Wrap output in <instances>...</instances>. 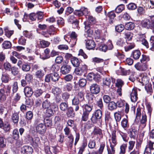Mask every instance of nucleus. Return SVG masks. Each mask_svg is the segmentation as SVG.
Here are the masks:
<instances>
[{
  "label": "nucleus",
  "instance_id": "obj_59",
  "mask_svg": "<svg viewBox=\"0 0 154 154\" xmlns=\"http://www.w3.org/2000/svg\"><path fill=\"white\" fill-rule=\"evenodd\" d=\"M146 115L145 114H143L140 122L143 125V127H145L146 126Z\"/></svg>",
  "mask_w": 154,
  "mask_h": 154
},
{
  "label": "nucleus",
  "instance_id": "obj_49",
  "mask_svg": "<svg viewBox=\"0 0 154 154\" xmlns=\"http://www.w3.org/2000/svg\"><path fill=\"white\" fill-rule=\"evenodd\" d=\"M125 103V102L124 100L120 99L116 103L117 106L119 108L122 107L124 106Z\"/></svg>",
  "mask_w": 154,
  "mask_h": 154
},
{
  "label": "nucleus",
  "instance_id": "obj_7",
  "mask_svg": "<svg viewBox=\"0 0 154 154\" xmlns=\"http://www.w3.org/2000/svg\"><path fill=\"white\" fill-rule=\"evenodd\" d=\"M21 152L23 154H31L33 152V149L30 146H25L21 148Z\"/></svg>",
  "mask_w": 154,
  "mask_h": 154
},
{
  "label": "nucleus",
  "instance_id": "obj_9",
  "mask_svg": "<svg viewBox=\"0 0 154 154\" xmlns=\"http://www.w3.org/2000/svg\"><path fill=\"white\" fill-rule=\"evenodd\" d=\"M71 69V67L70 65L67 64H64L61 67V72L63 74H66L70 72Z\"/></svg>",
  "mask_w": 154,
  "mask_h": 154
},
{
  "label": "nucleus",
  "instance_id": "obj_33",
  "mask_svg": "<svg viewBox=\"0 0 154 154\" xmlns=\"http://www.w3.org/2000/svg\"><path fill=\"white\" fill-rule=\"evenodd\" d=\"M60 109L63 111H65L68 108L67 103L62 102L60 105Z\"/></svg>",
  "mask_w": 154,
  "mask_h": 154
},
{
  "label": "nucleus",
  "instance_id": "obj_12",
  "mask_svg": "<svg viewBox=\"0 0 154 154\" xmlns=\"http://www.w3.org/2000/svg\"><path fill=\"white\" fill-rule=\"evenodd\" d=\"M126 118H123L121 122V125L123 128L126 130L129 126L128 117L127 115H125Z\"/></svg>",
  "mask_w": 154,
  "mask_h": 154
},
{
  "label": "nucleus",
  "instance_id": "obj_4",
  "mask_svg": "<svg viewBox=\"0 0 154 154\" xmlns=\"http://www.w3.org/2000/svg\"><path fill=\"white\" fill-rule=\"evenodd\" d=\"M35 129L36 132L41 134H44L46 131V126L42 123L38 124L35 127Z\"/></svg>",
  "mask_w": 154,
  "mask_h": 154
},
{
  "label": "nucleus",
  "instance_id": "obj_28",
  "mask_svg": "<svg viewBox=\"0 0 154 154\" xmlns=\"http://www.w3.org/2000/svg\"><path fill=\"white\" fill-rule=\"evenodd\" d=\"M51 79L53 81L55 82L59 80L60 77L58 72H53L51 73Z\"/></svg>",
  "mask_w": 154,
  "mask_h": 154
},
{
  "label": "nucleus",
  "instance_id": "obj_15",
  "mask_svg": "<svg viewBox=\"0 0 154 154\" xmlns=\"http://www.w3.org/2000/svg\"><path fill=\"white\" fill-rule=\"evenodd\" d=\"M138 98L137 92L136 90L133 89L131 93V99L132 102H136Z\"/></svg>",
  "mask_w": 154,
  "mask_h": 154
},
{
  "label": "nucleus",
  "instance_id": "obj_40",
  "mask_svg": "<svg viewBox=\"0 0 154 154\" xmlns=\"http://www.w3.org/2000/svg\"><path fill=\"white\" fill-rule=\"evenodd\" d=\"M52 92L53 93L56 95L60 94L61 92V90L58 87H54L52 90Z\"/></svg>",
  "mask_w": 154,
  "mask_h": 154
},
{
  "label": "nucleus",
  "instance_id": "obj_3",
  "mask_svg": "<svg viewBox=\"0 0 154 154\" xmlns=\"http://www.w3.org/2000/svg\"><path fill=\"white\" fill-rule=\"evenodd\" d=\"M102 116V111L100 109H97L96 111L94 116L91 118V120L93 123H97L98 121H100Z\"/></svg>",
  "mask_w": 154,
  "mask_h": 154
},
{
  "label": "nucleus",
  "instance_id": "obj_62",
  "mask_svg": "<svg viewBox=\"0 0 154 154\" xmlns=\"http://www.w3.org/2000/svg\"><path fill=\"white\" fill-rule=\"evenodd\" d=\"M108 17L110 19V22L111 23L112 22V20L116 17V15L113 12L110 11L108 13Z\"/></svg>",
  "mask_w": 154,
  "mask_h": 154
},
{
  "label": "nucleus",
  "instance_id": "obj_47",
  "mask_svg": "<svg viewBox=\"0 0 154 154\" xmlns=\"http://www.w3.org/2000/svg\"><path fill=\"white\" fill-rule=\"evenodd\" d=\"M67 109L68 111L66 114L68 117H73L74 115V113L73 112L72 108L69 107Z\"/></svg>",
  "mask_w": 154,
  "mask_h": 154
},
{
  "label": "nucleus",
  "instance_id": "obj_17",
  "mask_svg": "<svg viewBox=\"0 0 154 154\" xmlns=\"http://www.w3.org/2000/svg\"><path fill=\"white\" fill-rule=\"evenodd\" d=\"M11 119L14 124H17L19 119L18 113L15 112H14L12 114Z\"/></svg>",
  "mask_w": 154,
  "mask_h": 154
},
{
  "label": "nucleus",
  "instance_id": "obj_1",
  "mask_svg": "<svg viewBox=\"0 0 154 154\" xmlns=\"http://www.w3.org/2000/svg\"><path fill=\"white\" fill-rule=\"evenodd\" d=\"M116 132V130L112 131L111 137V142H110V148H108L107 149L108 154H115V147L117 143Z\"/></svg>",
  "mask_w": 154,
  "mask_h": 154
},
{
  "label": "nucleus",
  "instance_id": "obj_20",
  "mask_svg": "<svg viewBox=\"0 0 154 154\" xmlns=\"http://www.w3.org/2000/svg\"><path fill=\"white\" fill-rule=\"evenodd\" d=\"M129 137L131 138H133L135 139L137 135V131L135 129L131 128L129 129Z\"/></svg>",
  "mask_w": 154,
  "mask_h": 154
},
{
  "label": "nucleus",
  "instance_id": "obj_13",
  "mask_svg": "<svg viewBox=\"0 0 154 154\" xmlns=\"http://www.w3.org/2000/svg\"><path fill=\"white\" fill-rule=\"evenodd\" d=\"M140 79H139L140 82L143 85H146L149 82V78L147 76L146 74L144 73L142 74L140 76Z\"/></svg>",
  "mask_w": 154,
  "mask_h": 154
},
{
  "label": "nucleus",
  "instance_id": "obj_55",
  "mask_svg": "<svg viewBox=\"0 0 154 154\" xmlns=\"http://www.w3.org/2000/svg\"><path fill=\"white\" fill-rule=\"evenodd\" d=\"M12 91L13 93L16 92L18 89V83L17 82H15L12 85Z\"/></svg>",
  "mask_w": 154,
  "mask_h": 154
},
{
  "label": "nucleus",
  "instance_id": "obj_36",
  "mask_svg": "<svg viewBox=\"0 0 154 154\" xmlns=\"http://www.w3.org/2000/svg\"><path fill=\"white\" fill-rule=\"evenodd\" d=\"M45 125L47 127H50L52 125V122L51 120L48 118H46L44 120Z\"/></svg>",
  "mask_w": 154,
  "mask_h": 154
},
{
  "label": "nucleus",
  "instance_id": "obj_30",
  "mask_svg": "<svg viewBox=\"0 0 154 154\" xmlns=\"http://www.w3.org/2000/svg\"><path fill=\"white\" fill-rule=\"evenodd\" d=\"M127 147V144L123 143L120 146V151L119 154H125Z\"/></svg>",
  "mask_w": 154,
  "mask_h": 154
},
{
  "label": "nucleus",
  "instance_id": "obj_35",
  "mask_svg": "<svg viewBox=\"0 0 154 154\" xmlns=\"http://www.w3.org/2000/svg\"><path fill=\"white\" fill-rule=\"evenodd\" d=\"M50 44V43L48 41L44 40L41 41L39 43L40 47L42 48H45L49 46Z\"/></svg>",
  "mask_w": 154,
  "mask_h": 154
},
{
  "label": "nucleus",
  "instance_id": "obj_56",
  "mask_svg": "<svg viewBox=\"0 0 154 154\" xmlns=\"http://www.w3.org/2000/svg\"><path fill=\"white\" fill-rule=\"evenodd\" d=\"M77 96L80 100H82L84 99V93L83 91H79L78 94L75 95Z\"/></svg>",
  "mask_w": 154,
  "mask_h": 154
},
{
  "label": "nucleus",
  "instance_id": "obj_63",
  "mask_svg": "<svg viewBox=\"0 0 154 154\" xmlns=\"http://www.w3.org/2000/svg\"><path fill=\"white\" fill-rule=\"evenodd\" d=\"M96 105L100 107V109H102L103 107V103L102 100L101 98H97L96 102Z\"/></svg>",
  "mask_w": 154,
  "mask_h": 154
},
{
  "label": "nucleus",
  "instance_id": "obj_45",
  "mask_svg": "<svg viewBox=\"0 0 154 154\" xmlns=\"http://www.w3.org/2000/svg\"><path fill=\"white\" fill-rule=\"evenodd\" d=\"M44 73L42 70H41L37 71L35 73V75L36 77L38 78H41L44 75Z\"/></svg>",
  "mask_w": 154,
  "mask_h": 154
},
{
  "label": "nucleus",
  "instance_id": "obj_34",
  "mask_svg": "<svg viewBox=\"0 0 154 154\" xmlns=\"http://www.w3.org/2000/svg\"><path fill=\"white\" fill-rule=\"evenodd\" d=\"M10 71H11V74L14 76L18 75L19 72L18 68L15 66L12 67Z\"/></svg>",
  "mask_w": 154,
  "mask_h": 154
},
{
  "label": "nucleus",
  "instance_id": "obj_38",
  "mask_svg": "<svg viewBox=\"0 0 154 154\" xmlns=\"http://www.w3.org/2000/svg\"><path fill=\"white\" fill-rule=\"evenodd\" d=\"M4 30L5 32V35L8 37V38L10 37L13 34L14 32V31L13 30H9L7 27H5Z\"/></svg>",
  "mask_w": 154,
  "mask_h": 154
},
{
  "label": "nucleus",
  "instance_id": "obj_60",
  "mask_svg": "<svg viewBox=\"0 0 154 154\" xmlns=\"http://www.w3.org/2000/svg\"><path fill=\"white\" fill-rule=\"evenodd\" d=\"M89 113L83 111L82 116V120L83 121H87L88 118Z\"/></svg>",
  "mask_w": 154,
  "mask_h": 154
},
{
  "label": "nucleus",
  "instance_id": "obj_10",
  "mask_svg": "<svg viewBox=\"0 0 154 154\" xmlns=\"http://www.w3.org/2000/svg\"><path fill=\"white\" fill-rule=\"evenodd\" d=\"M101 76L98 73L94 74L93 73H89L88 76V77L89 80H92L93 79L96 82L99 81L101 78Z\"/></svg>",
  "mask_w": 154,
  "mask_h": 154
},
{
  "label": "nucleus",
  "instance_id": "obj_54",
  "mask_svg": "<svg viewBox=\"0 0 154 154\" xmlns=\"http://www.w3.org/2000/svg\"><path fill=\"white\" fill-rule=\"evenodd\" d=\"M125 44V42H124L123 39L122 38L119 39L116 42L117 45L121 47L124 46Z\"/></svg>",
  "mask_w": 154,
  "mask_h": 154
},
{
  "label": "nucleus",
  "instance_id": "obj_25",
  "mask_svg": "<svg viewBox=\"0 0 154 154\" xmlns=\"http://www.w3.org/2000/svg\"><path fill=\"white\" fill-rule=\"evenodd\" d=\"M5 93L4 89L2 88L0 90V101H4L6 100V96Z\"/></svg>",
  "mask_w": 154,
  "mask_h": 154
},
{
  "label": "nucleus",
  "instance_id": "obj_16",
  "mask_svg": "<svg viewBox=\"0 0 154 154\" xmlns=\"http://www.w3.org/2000/svg\"><path fill=\"white\" fill-rule=\"evenodd\" d=\"M28 137L29 139V140L32 141L33 145L35 146H37L40 144V140L38 137H35L34 138H32L30 135H28Z\"/></svg>",
  "mask_w": 154,
  "mask_h": 154
},
{
  "label": "nucleus",
  "instance_id": "obj_14",
  "mask_svg": "<svg viewBox=\"0 0 154 154\" xmlns=\"http://www.w3.org/2000/svg\"><path fill=\"white\" fill-rule=\"evenodd\" d=\"M25 95L27 97H31L33 93L32 89L28 86L26 87L24 89Z\"/></svg>",
  "mask_w": 154,
  "mask_h": 154
},
{
  "label": "nucleus",
  "instance_id": "obj_19",
  "mask_svg": "<svg viewBox=\"0 0 154 154\" xmlns=\"http://www.w3.org/2000/svg\"><path fill=\"white\" fill-rule=\"evenodd\" d=\"M70 61L74 66L78 67L80 64V61L77 58L73 57L71 58Z\"/></svg>",
  "mask_w": 154,
  "mask_h": 154
},
{
  "label": "nucleus",
  "instance_id": "obj_5",
  "mask_svg": "<svg viewBox=\"0 0 154 154\" xmlns=\"http://www.w3.org/2000/svg\"><path fill=\"white\" fill-rule=\"evenodd\" d=\"M87 69V66L85 64H84L76 68L75 69V72L76 75H81L86 72Z\"/></svg>",
  "mask_w": 154,
  "mask_h": 154
},
{
  "label": "nucleus",
  "instance_id": "obj_8",
  "mask_svg": "<svg viewBox=\"0 0 154 154\" xmlns=\"http://www.w3.org/2000/svg\"><path fill=\"white\" fill-rule=\"evenodd\" d=\"M90 90L92 94H96L100 92V87L96 84H93L90 86Z\"/></svg>",
  "mask_w": 154,
  "mask_h": 154
},
{
  "label": "nucleus",
  "instance_id": "obj_11",
  "mask_svg": "<svg viewBox=\"0 0 154 154\" xmlns=\"http://www.w3.org/2000/svg\"><path fill=\"white\" fill-rule=\"evenodd\" d=\"M96 46V44L93 40H88L86 43V48L89 50H94Z\"/></svg>",
  "mask_w": 154,
  "mask_h": 154
},
{
  "label": "nucleus",
  "instance_id": "obj_21",
  "mask_svg": "<svg viewBox=\"0 0 154 154\" xmlns=\"http://www.w3.org/2000/svg\"><path fill=\"white\" fill-rule=\"evenodd\" d=\"M134 23L131 22H129L126 23L125 26V28L127 30H130L133 29L134 27Z\"/></svg>",
  "mask_w": 154,
  "mask_h": 154
},
{
  "label": "nucleus",
  "instance_id": "obj_18",
  "mask_svg": "<svg viewBox=\"0 0 154 154\" xmlns=\"http://www.w3.org/2000/svg\"><path fill=\"white\" fill-rule=\"evenodd\" d=\"M44 93L45 91L40 88L37 89L33 91L34 95L36 97L41 96Z\"/></svg>",
  "mask_w": 154,
  "mask_h": 154
},
{
  "label": "nucleus",
  "instance_id": "obj_29",
  "mask_svg": "<svg viewBox=\"0 0 154 154\" xmlns=\"http://www.w3.org/2000/svg\"><path fill=\"white\" fill-rule=\"evenodd\" d=\"M60 69V66L56 64L52 65L50 69V72H58Z\"/></svg>",
  "mask_w": 154,
  "mask_h": 154
},
{
  "label": "nucleus",
  "instance_id": "obj_2",
  "mask_svg": "<svg viewBox=\"0 0 154 154\" xmlns=\"http://www.w3.org/2000/svg\"><path fill=\"white\" fill-rule=\"evenodd\" d=\"M150 20H146L142 21L141 25L142 27L146 29L154 28V16L150 17Z\"/></svg>",
  "mask_w": 154,
  "mask_h": 154
},
{
  "label": "nucleus",
  "instance_id": "obj_43",
  "mask_svg": "<svg viewBox=\"0 0 154 154\" xmlns=\"http://www.w3.org/2000/svg\"><path fill=\"white\" fill-rule=\"evenodd\" d=\"M142 57L140 60L141 63H146L150 60V58L148 56L145 55H142Z\"/></svg>",
  "mask_w": 154,
  "mask_h": 154
},
{
  "label": "nucleus",
  "instance_id": "obj_57",
  "mask_svg": "<svg viewBox=\"0 0 154 154\" xmlns=\"http://www.w3.org/2000/svg\"><path fill=\"white\" fill-rule=\"evenodd\" d=\"M33 116V114L31 111H29L26 112V117L27 119L30 120L32 119Z\"/></svg>",
  "mask_w": 154,
  "mask_h": 154
},
{
  "label": "nucleus",
  "instance_id": "obj_64",
  "mask_svg": "<svg viewBox=\"0 0 154 154\" xmlns=\"http://www.w3.org/2000/svg\"><path fill=\"white\" fill-rule=\"evenodd\" d=\"M3 47L5 49L9 48L11 46V43L9 41H6L4 42L3 44Z\"/></svg>",
  "mask_w": 154,
  "mask_h": 154
},
{
  "label": "nucleus",
  "instance_id": "obj_23",
  "mask_svg": "<svg viewBox=\"0 0 154 154\" xmlns=\"http://www.w3.org/2000/svg\"><path fill=\"white\" fill-rule=\"evenodd\" d=\"M66 136L68 138V146L69 147L72 148L74 138L72 134H71Z\"/></svg>",
  "mask_w": 154,
  "mask_h": 154
},
{
  "label": "nucleus",
  "instance_id": "obj_48",
  "mask_svg": "<svg viewBox=\"0 0 154 154\" xmlns=\"http://www.w3.org/2000/svg\"><path fill=\"white\" fill-rule=\"evenodd\" d=\"M111 82V80L109 77H105L103 79V83L104 85L109 86L110 85Z\"/></svg>",
  "mask_w": 154,
  "mask_h": 154
},
{
  "label": "nucleus",
  "instance_id": "obj_6",
  "mask_svg": "<svg viewBox=\"0 0 154 154\" xmlns=\"http://www.w3.org/2000/svg\"><path fill=\"white\" fill-rule=\"evenodd\" d=\"M148 65L146 63H137L134 65L135 67L138 70L145 71L148 68Z\"/></svg>",
  "mask_w": 154,
  "mask_h": 154
},
{
  "label": "nucleus",
  "instance_id": "obj_53",
  "mask_svg": "<svg viewBox=\"0 0 154 154\" xmlns=\"http://www.w3.org/2000/svg\"><path fill=\"white\" fill-rule=\"evenodd\" d=\"M125 28L124 26L122 24L119 25L115 27L116 31L118 32H120L122 31Z\"/></svg>",
  "mask_w": 154,
  "mask_h": 154
},
{
  "label": "nucleus",
  "instance_id": "obj_46",
  "mask_svg": "<svg viewBox=\"0 0 154 154\" xmlns=\"http://www.w3.org/2000/svg\"><path fill=\"white\" fill-rule=\"evenodd\" d=\"M19 137V132L17 129H14L13 132V137L15 140H17Z\"/></svg>",
  "mask_w": 154,
  "mask_h": 154
},
{
  "label": "nucleus",
  "instance_id": "obj_52",
  "mask_svg": "<svg viewBox=\"0 0 154 154\" xmlns=\"http://www.w3.org/2000/svg\"><path fill=\"white\" fill-rule=\"evenodd\" d=\"M117 131L118 132L122 137L123 140L125 142H127L128 141V140L126 139V135L125 134L123 133L119 129H117Z\"/></svg>",
  "mask_w": 154,
  "mask_h": 154
},
{
  "label": "nucleus",
  "instance_id": "obj_27",
  "mask_svg": "<svg viewBox=\"0 0 154 154\" xmlns=\"http://www.w3.org/2000/svg\"><path fill=\"white\" fill-rule=\"evenodd\" d=\"M51 106L50 102L48 100H46L42 103V106L43 108L47 109L49 108Z\"/></svg>",
  "mask_w": 154,
  "mask_h": 154
},
{
  "label": "nucleus",
  "instance_id": "obj_39",
  "mask_svg": "<svg viewBox=\"0 0 154 154\" xmlns=\"http://www.w3.org/2000/svg\"><path fill=\"white\" fill-rule=\"evenodd\" d=\"M6 139L3 137H0V147L4 148L6 145Z\"/></svg>",
  "mask_w": 154,
  "mask_h": 154
},
{
  "label": "nucleus",
  "instance_id": "obj_31",
  "mask_svg": "<svg viewBox=\"0 0 154 154\" xmlns=\"http://www.w3.org/2000/svg\"><path fill=\"white\" fill-rule=\"evenodd\" d=\"M45 56L42 57V56H40L41 58L43 60L48 58L50 57L49 53L50 52V49L47 48L44 50Z\"/></svg>",
  "mask_w": 154,
  "mask_h": 154
},
{
  "label": "nucleus",
  "instance_id": "obj_32",
  "mask_svg": "<svg viewBox=\"0 0 154 154\" xmlns=\"http://www.w3.org/2000/svg\"><path fill=\"white\" fill-rule=\"evenodd\" d=\"M125 9V6L123 4H121L115 8V12L117 13L121 12Z\"/></svg>",
  "mask_w": 154,
  "mask_h": 154
},
{
  "label": "nucleus",
  "instance_id": "obj_42",
  "mask_svg": "<svg viewBox=\"0 0 154 154\" xmlns=\"http://www.w3.org/2000/svg\"><path fill=\"white\" fill-rule=\"evenodd\" d=\"M3 67L4 69L7 71H10L11 67V64L8 62H6L3 64Z\"/></svg>",
  "mask_w": 154,
  "mask_h": 154
},
{
  "label": "nucleus",
  "instance_id": "obj_61",
  "mask_svg": "<svg viewBox=\"0 0 154 154\" xmlns=\"http://www.w3.org/2000/svg\"><path fill=\"white\" fill-rule=\"evenodd\" d=\"M125 38L128 40H130L132 39L133 37V34L130 32H127L125 33Z\"/></svg>",
  "mask_w": 154,
  "mask_h": 154
},
{
  "label": "nucleus",
  "instance_id": "obj_50",
  "mask_svg": "<svg viewBox=\"0 0 154 154\" xmlns=\"http://www.w3.org/2000/svg\"><path fill=\"white\" fill-rule=\"evenodd\" d=\"M96 142L94 140H90L88 144V146L91 149H94L95 146Z\"/></svg>",
  "mask_w": 154,
  "mask_h": 154
},
{
  "label": "nucleus",
  "instance_id": "obj_51",
  "mask_svg": "<svg viewBox=\"0 0 154 154\" xmlns=\"http://www.w3.org/2000/svg\"><path fill=\"white\" fill-rule=\"evenodd\" d=\"M81 11L83 14V15L88 16L90 11L87 8L85 7H82L81 8Z\"/></svg>",
  "mask_w": 154,
  "mask_h": 154
},
{
  "label": "nucleus",
  "instance_id": "obj_22",
  "mask_svg": "<svg viewBox=\"0 0 154 154\" xmlns=\"http://www.w3.org/2000/svg\"><path fill=\"white\" fill-rule=\"evenodd\" d=\"M141 55V53L139 50H136L134 51L132 53L133 58L135 60L138 59Z\"/></svg>",
  "mask_w": 154,
  "mask_h": 154
},
{
  "label": "nucleus",
  "instance_id": "obj_41",
  "mask_svg": "<svg viewBox=\"0 0 154 154\" xmlns=\"http://www.w3.org/2000/svg\"><path fill=\"white\" fill-rule=\"evenodd\" d=\"M114 116L115 119L116 121V123L117 125L118 124L117 123V122H119L121 119V115L119 113V112H116L114 113Z\"/></svg>",
  "mask_w": 154,
  "mask_h": 154
},
{
  "label": "nucleus",
  "instance_id": "obj_58",
  "mask_svg": "<svg viewBox=\"0 0 154 154\" xmlns=\"http://www.w3.org/2000/svg\"><path fill=\"white\" fill-rule=\"evenodd\" d=\"M81 101L78 97L75 96L72 100V104L73 105H77Z\"/></svg>",
  "mask_w": 154,
  "mask_h": 154
},
{
  "label": "nucleus",
  "instance_id": "obj_26",
  "mask_svg": "<svg viewBox=\"0 0 154 154\" xmlns=\"http://www.w3.org/2000/svg\"><path fill=\"white\" fill-rule=\"evenodd\" d=\"M108 107L109 109L111 111L116 109L117 108L116 103L114 101L110 102L109 103Z\"/></svg>",
  "mask_w": 154,
  "mask_h": 154
},
{
  "label": "nucleus",
  "instance_id": "obj_44",
  "mask_svg": "<svg viewBox=\"0 0 154 154\" xmlns=\"http://www.w3.org/2000/svg\"><path fill=\"white\" fill-rule=\"evenodd\" d=\"M85 108L83 111L89 113L91 112L92 109V106L86 104L85 105Z\"/></svg>",
  "mask_w": 154,
  "mask_h": 154
},
{
  "label": "nucleus",
  "instance_id": "obj_37",
  "mask_svg": "<svg viewBox=\"0 0 154 154\" xmlns=\"http://www.w3.org/2000/svg\"><path fill=\"white\" fill-rule=\"evenodd\" d=\"M30 67L28 63H25L23 64L22 67V69L24 71L28 72L29 71Z\"/></svg>",
  "mask_w": 154,
  "mask_h": 154
},
{
  "label": "nucleus",
  "instance_id": "obj_24",
  "mask_svg": "<svg viewBox=\"0 0 154 154\" xmlns=\"http://www.w3.org/2000/svg\"><path fill=\"white\" fill-rule=\"evenodd\" d=\"M77 34L74 32H72L71 34L70 37L72 39L70 41V42L73 41V43L72 44L73 45H75L76 44L77 41Z\"/></svg>",
  "mask_w": 154,
  "mask_h": 154
}]
</instances>
